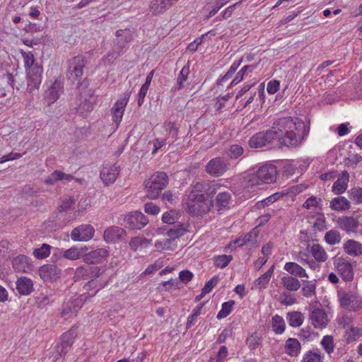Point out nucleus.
Segmentation results:
<instances>
[{
    "label": "nucleus",
    "instance_id": "nucleus-10",
    "mask_svg": "<svg viewBox=\"0 0 362 362\" xmlns=\"http://www.w3.org/2000/svg\"><path fill=\"white\" fill-rule=\"evenodd\" d=\"M277 171L274 165H264L256 172L255 177L263 183H272L276 179Z\"/></svg>",
    "mask_w": 362,
    "mask_h": 362
},
{
    "label": "nucleus",
    "instance_id": "nucleus-48",
    "mask_svg": "<svg viewBox=\"0 0 362 362\" xmlns=\"http://www.w3.org/2000/svg\"><path fill=\"white\" fill-rule=\"evenodd\" d=\"M262 338L257 333L252 334L246 339V344L250 350L257 349L262 343Z\"/></svg>",
    "mask_w": 362,
    "mask_h": 362
},
{
    "label": "nucleus",
    "instance_id": "nucleus-23",
    "mask_svg": "<svg viewBox=\"0 0 362 362\" xmlns=\"http://www.w3.org/2000/svg\"><path fill=\"white\" fill-rule=\"evenodd\" d=\"M343 250L350 256L359 257L362 255V243L355 240L349 239L344 242Z\"/></svg>",
    "mask_w": 362,
    "mask_h": 362
},
{
    "label": "nucleus",
    "instance_id": "nucleus-31",
    "mask_svg": "<svg viewBox=\"0 0 362 362\" xmlns=\"http://www.w3.org/2000/svg\"><path fill=\"white\" fill-rule=\"evenodd\" d=\"M340 304L344 308H349L351 304L355 301L357 308H361L362 303L361 300H357V296L351 293H345L340 298Z\"/></svg>",
    "mask_w": 362,
    "mask_h": 362
},
{
    "label": "nucleus",
    "instance_id": "nucleus-36",
    "mask_svg": "<svg viewBox=\"0 0 362 362\" xmlns=\"http://www.w3.org/2000/svg\"><path fill=\"white\" fill-rule=\"evenodd\" d=\"M313 257L317 262H324L327 259V254L325 249L319 244H314L310 249Z\"/></svg>",
    "mask_w": 362,
    "mask_h": 362
},
{
    "label": "nucleus",
    "instance_id": "nucleus-49",
    "mask_svg": "<svg viewBox=\"0 0 362 362\" xmlns=\"http://www.w3.org/2000/svg\"><path fill=\"white\" fill-rule=\"evenodd\" d=\"M244 152L243 148L238 144L230 145L227 151L228 156L231 159H237Z\"/></svg>",
    "mask_w": 362,
    "mask_h": 362
},
{
    "label": "nucleus",
    "instance_id": "nucleus-22",
    "mask_svg": "<svg viewBox=\"0 0 362 362\" xmlns=\"http://www.w3.org/2000/svg\"><path fill=\"white\" fill-rule=\"evenodd\" d=\"M313 325L317 329H322L327 325L328 319L326 313L320 308H316L310 314Z\"/></svg>",
    "mask_w": 362,
    "mask_h": 362
},
{
    "label": "nucleus",
    "instance_id": "nucleus-34",
    "mask_svg": "<svg viewBox=\"0 0 362 362\" xmlns=\"http://www.w3.org/2000/svg\"><path fill=\"white\" fill-rule=\"evenodd\" d=\"M286 319L291 327H300L303 324L304 321V316L300 312L292 311L287 313Z\"/></svg>",
    "mask_w": 362,
    "mask_h": 362
},
{
    "label": "nucleus",
    "instance_id": "nucleus-61",
    "mask_svg": "<svg viewBox=\"0 0 362 362\" xmlns=\"http://www.w3.org/2000/svg\"><path fill=\"white\" fill-rule=\"evenodd\" d=\"M162 220L168 224H173L177 220V213L175 211L170 210L163 214Z\"/></svg>",
    "mask_w": 362,
    "mask_h": 362
},
{
    "label": "nucleus",
    "instance_id": "nucleus-29",
    "mask_svg": "<svg viewBox=\"0 0 362 362\" xmlns=\"http://www.w3.org/2000/svg\"><path fill=\"white\" fill-rule=\"evenodd\" d=\"M350 207V202L344 197H335L330 202V208L334 211H344Z\"/></svg>",
    "mask_w": 362,
    "mask_h": 362
},
{
    "label": "nucleus",
    "instance_id": "nucleus-24",
    "mask_svg": "<svg viewBox=\"0 0 362 362\" xmlns=\"http://www.w3.org/2000/svg\"><path fill=\"white\" fill-rule=\"evenodd\" d=\"M349 180V174L346 170L343 171L332 186L333 192H334L336 194L344 193L346 190Z\"/></svg>",
    "mask_w": 362,
    "mask_h": 362
},
{
    "label": "nucleus",
    "instance_id": "nucleus-26",
    "mask_svg": "<svg viewBox=\"0 0 362 362\" xmlns=\"http://www.w3.org/2000/svg\"><path fill=\"white\" fill-rule=\"evenodd\" d=\"M16 289L21 295H29L33 290V284L31 279L21 277L16 281Z\"/></svg>",
    "mask_w": 362,
    "mask_h": 362
},
{
    "label": "nucleus",
    "instance_id": "nucleus-4",
    "mask_svg": "<svg viewBox=\"0 0 362 362\" xmlns=\"http://www.w3.org/2000/svg\"><path fill=\"white\" fill-rule=\"evenodd\" d=\"M86 64V58L81 54L68 59L66 61L67 67L66 72L67 78L72 82L78 81L83 74V69Z\"/></svg>",
    "mask_w": 362,
    "mask_h": 362
},
{
    "label": "nucleus",
    "instance_id": "nucleus-42",
    "mask_svg": "<svg viewBox=\"0 0 362 362\" xmlns=\"http://www.w3.org/2000/svg\"><path fill=\"white\" fill-rule=\"evenodd\" d=\"M180 282L177 279H170L167 281H163L160 283L157 289L159 291H170L173 288L175 289H180L179 286Z\"/></svg>",
    "mask_w": 362,
    "mask_h": 362
},
{
    "label": "nucleus",
    "instance_id": "nucleus-35",
    "mask_svg": "<svg viewBox=\"0 0 362 362\" xmlns=\"http://www.w3.org/2000/svg\"><path fill=\"white\" fill-rule=\"evenodd\" d=\"M302 285L301 293L303 296L310 298L316 296V282L315 280H303Z\"/></svg>",
    "mask_w": 362,
    "mask_h": 362
},
{
    "label": "nucleus",
    "instance_id": "nucleus-25",
    "mask_svg": "<svg viewBox=\"0 0 362 362\" xmlns=\"http://www.w3.org/2000/svg\"><path fill=\"white\" fill-rule=\"evenodd\" d=\"M168 176L165 172H157L152 175L148 184H152L157 187V189L163 190L168 184Z\"/></svg>",
    "mask_w": 362,
    "mask_h": 362
},
{
    "label": "nucleus",
    "instance_id": "nucleus-18",
    "mask_svg": "<svg viewBox=\"0 0 362 362\" xmlns=\"http://www.w3.org/2000/svg\"><path fill=\"white\" fill-rule=\"evenodd\" d=\"M337 223L341 229L347 233H356L359 226L358 218L353 216H342L337 219Z\"/></svg>",
    "mask_w": 362,
    "mask_h": 362
},
{
    "label": "nucleus",
    "instance_id": "nucleus-5",
    "mask_svg": "<svg viewBox=\"0 0 362 362\" xmlns=\"http://www.w3.org/2000/svg\"><path fill=\"white\" fill-rule=\"evenodd\" d=\"M76 337V333L74 329H70L62 335L60 342L55 346L54 351L52 353L54 361L66 356L71 348Z\"/></svg>",
    "mask_w": 362,
    "mask_h": 362
},
{
    "label": "nucleus",
    "instance_id": "nucleus-1",
    "mask_svg": "<svg viewBox=\"0 0 362 362\" xmlns=\"http://www.w3.org/2000/svg\"><path fill=\"white\" fill-rule=\"evenodd\" d=\"M271 130L280 148H296L308 136L310 126L297 118L288 117L275 121Z\"/></svg>",
    "mask_w": 362,
    "mask_h": 362
},
{
    "label": "nucleus",
    "instance_id": "nucleus-39",
    "mask_svg": "<svg viewBox=\"0 0 362 362\" xmlns=\"http://www.w3.org/2000/svg\"><path fill=\"white\" fill-rule=\"evenodd\" d=\"M272 326L276 334H281L284 332L286 327L284 320L279 315H276L272 317Z\"/></svg>",
    "mask_w": 362,
    "mask_h": 362
},
{
    "label": "nucleus",
    "instance_id": "nucleus-9",
    "mask_svg": "<svg viewBox=\"0 0 362 362\" xmlns=\"http://www.w3.org/2000/svg\"><path fill=\"white\" fill-rule=\"evenodd\" d=\"M28 76V88L31 91L38 89L42 82L43 67L41 64H36L25 71Z\"/></svg>",
    "mask_w": 362,
    "mask_h": 362
},
{
    "label": "nucleus",
    "instance_id": "nucleus-3",
    "mask_svg": "<svg viewBox=\"0 0 362 362\" xmlns=\"http://www.w3.org/2000/svg\"><path fill=\"white\" fill-rule=\"evenodd\" d=\"M116 38L113 40L112 50L110 52L107 57L116 59L122 54V49L132 40V32L129 28L120 29L115 33Z\"/></svg>",
    "mask_w": 362,
    "mask_h": 362
},
{
    "label": "nucleus",
    "instance_id": "nucleus-32",
    "mask_svg": "<svg viewBox=\"0 0 362 362\" xmlns=\"http://www.w3.org/2000/svg\"><path fill=\"white\" fill-rule=\"evenodd\" d=\"M189 74V62H188L182 69L177 79V83L173 87L172 90L174 92L182 89L184 87V83L187 81Z\"/></svg>",
    "mask_w": 362,
    "mask_h": 362
},
{
    "label": "nucleus",
    "instance_id": "nucleus-12",
    "mask_svg": "<svg viewBox=\"0 0 362 362\" xmlns=\"http://www.w3.org/2000/svg\"><path fill=\"white\" fill-rule=\"evenodd\" d=\"M64 82L63 79L57 78L50 87L45 92V99L48 105L54 103L63 93Z\"/></svg>",
    "mask_w": 362,
    "mask_h": 362
},
{
    "label": "nucleus",
    "instance_id": "nucleus-17",
    "mask_svg": "<svg viewBox=\"0 0 362 362\" xmlns=\"http://www.w3.org/2000/svg\"><path fill=\"white\" fill-rule=\"evenodd\" d=\"M178 1L179 0H152L149 6V10L152 14L155 16L162 14Z\"/></svg>",
    "mask_w": 362,
    "mask_h": 362
},
{
    "label": "nucleus",
    "instance_id": "nucleus-8",
    "mask_svg": "<svg viewBox=\"0 0 362 362\" xmlns=\"http://www.w3.org/2000/svg\"><path fill=\"white\" fill-rule=\"evenodd\" d=\"M124 221L126 223V227L132 230H140L148 223L147 217L137 211L127 214Z\"/></svg>",
    "mask_w": 362,
    "mask_h": 362
},
{
    "label": "nucleus",
    "instance_id": "nucleus-15",
    "mask_svg": "<svg viewBox=\"0 0 362 362\" xmlns=\"http://www.w3.org/2000/svg\"><path fill=\"white\" fill-rule=\"evenodd\" d=\"M127 233L121 227L112 226L104 231L103 238L107 243H115L124 239Z\"/></svg>",
    "mask_w": 362,
    "mask_h": 362
},
{
    "label": "nucleus",
    "instance_id": "nucleus-50",
    "mask_svg": "<svg viewBox=\"0 0 362 362\" xmlns=\"http://www.w3.org/2000/svg\"><path fill=\"white\" fill-rule=\"evenodd\" d=\"M186 232V229L182 225L174 226L173 228H170L168 231V235L174 241L176 238H179Z\"/></svg>",
    "mask_w": 362,
    "mask_h": 362
},
{
    "label": "nucleus",
    "instance_id": "nucleus-60",
    "mask_svg": "<svg viewBox=\"0 0 362 362\" xmlns=\"http://www.w3.org/2000/svg\"><path fill=\"white\" fill-rule=\"evenodd\" d=\"M219 281V278L218 276H214L209 281L206 282L204 286L203 287V293H209L211 291V290L218 284Z\"/></svg>",
    "mask_w": 362,
    "mask_h": 362
},
{
    "label": "nucleus",
    "instance_id": "nucleus-54",
    "mask_svg": "<svg viewBox=\"0 0 362 362\" xmlns=\"http://www.w3.org/2000/svg\"><path fill=\"white\" fill-rule=\"evenodd\" d=\"M321 344L327 354H330L333 352L334 346V339L332 336H325L322 339Z\"/></svg>",
    "mask_w": 362,
    "mask_h": 362
},
{
    "label": "nucleus",
    "instance_id": "nucleus-11",
    "mask_svg": "<svg viewBox=\"0 0 362 362\" xmlns=\"http://www.w3.org/2000/svg\"><path fill=\"white\" fill-rule=\"evenodd\" d=\"M95 233L93 227L90 224H84L74 228L71 238L74 241H88L93 238Z\"/></svg>",
    "mask_w": 362,
    "mask_h": 362
},
{
    "label": "nucleus",
    "instance_id": "nucleus-38",
    "mask_svg": "<svg viewBox=\"0 0 362 362\" xmlns=\"http://www.w3.org/2000/svg\"><path fill=\"white\" fill-rule=\"evenodd\" d=\"M231 194L228 192H219L216 199V206L218 207V211L221 210L222 209L226 208L230 201Z\"/></svg>",
    "mask_w": 362,
    "mask_h": 362
},
{
    "label": "nucleus",
    "instance_id": "nucleus-7",
    "mask_svg": "<svg viewBox=\"0 0 362 362\" xmlns=\"http://www.w3.org/2000/svg\"><path fill=\"white\" fill-rule=\"evenodd\" d=\"M274 141H276L270 129L265 132H259L253 135L250 139L248 144L251 148H258L265 146L267 144H272Z\"/></svg>",
    "mask_w": 362,
    "mask_h": 362
},
{
    "label": "nucleus",
    "instance_id": "nucleus-53",
    "mask_svg": "<svg viewBox=\"0 0 362 362\" xmlns=\"http://www.w3.org/2000/svg\"><path fill=\"white\" fill-rule=\"evenodd\" d=\"M321 202L322 199L320 198H317L315 196H311L306 199L303 203V206L306 209H310L312 207L321 209Z\"/></svg>",
    "mask_w": 362,
    "mask_h": 362
},
{
    "label": "nucleus",
    "instance_id": "nucleus-44",
    "mask_svg": "<svg viewBox=\"0 0 362 362\" xmlns=\"http://www.w3.org/2000/svg\"><path fill=\"white\" fill-rule=\"evenodd\" d=\"M21 54L23 58L25 71L38 64L35 62L34 54L32 52H25L21 49Z\"/></svg>",
    "mask_w": 362,
    "mask_h": 362
},
{
    "label": "nucleus",
    "instance_id": "nucleus-62",
    "mask_svg": "<svg viewBox=\"0 0 362 362\" xmlns=\"http://www.w3.org/2000/svg\"><path fill=\"white\" fill-rule=\"evenodd\" d=\"M88 267H79L76 269L74 274V278L76 280H79L81 279H88L89 278V272L88 271Z\"/></svg>",
    "mask_w": 362,
    "mask_h": 362
},
{
    "label": "nucleus",
    "instance_id": "nucleus-59",
    "mask_svg": "<svg viewBox=\"0 0 362 362\" xmlns=\"http://www.w3.org/2000/svg\"><path fill=\"white\" fill-rule=\"evenodd\" d=\"M282 195L279 193H274L272 195L268 197L265 199L257 203L258 208L264 207L269 206L278 200Z\"/></svg>",
    "mask_w": 362,
    "mask_h": 362
},
{
    "label": "nucleus",
    "instance_id": "nucleus-51",
    "mask_svg": "<svg viewBox=\"0 0 362 362\" xmlns=\"http://www.w3.org/2000/svg\"><path fill=\"white\" fill-rule=\"evenodd\" d=\"M232 259L231 255H218L214 257V264L217 267L225 268L229 264Z\"/></svg>",
    "mask_w": 362,
    "mask_h": 362
},
{
    "label": "nucleus",
    "instance_id": "nucleus-16",
    "mask_svg": "<svg viewBox=\"0 0 362 362\" xmlns=\"http://www.w3.org/2000/svg\"><path fill=\"white\" fill-rule=\"evenodd\" d=\"M14 270L17 272L27 273L33 270V265L30 259L25 255H18L12 261Z\"/></svg>",
    "mask_w": 362,
    "mask_h": 362
},
{
    "label": "nucleus",
    "instance_id": "nucleus-30",
    "mask_svg": "<svg viewBox=\"0 0 362 362\" xmlns=\"http://www.w3.org/2000/svg\"><path fill=\"white\" fill-rule=\"evenodd\" d=\"M74 179L71 175L66 174L60 170H54L51 175L45 180L47 185H54L57 181L65 180L66 181H71Z\"/></svg>",
    "mask_w": 362,
    "mask_h": 362
},
{
    "label": "nucleus",
    "instance_id": "nucleus-63",
    "mask_svg": "<svg viewBox=\"0 0 362 362\" xmlns=\"http://www.w3.org/2000/svg\"><path fill=\"white\" fill-rule=\"evenodd\" d=\"M93 108V103L90 100L85 99L83 102H81L78 107V111L81 113L85 112H90Z\"/></svg>",
    "mask_w": 362,
    "mask_h": 362
},
{
    "label": "nucleus",
    "instance_id": "nucleus-6",
    "mask_svg": "<svg viewBox=\"0 0 362 362\" xmlns=\"http://www.w3.org/2000/svg\"><path fill=\"white\" fill-rule=\"evenodd\" d=\"M230 167V161L225 157L218 156L210 160L205 166L206 172L217 177L223 175Z\"/></svg>",
    "mask_w": 362,
    "mask_h": 362
},
{
    "label": "nucleus",
    "instance_id": "nucleus-41",
    "mask_svg": "<svg viewBox=\"0 0 362 362\" xmlns=\"http://www.w3.org/2000/svg\"><path fill=\"white\" fill-rule=\"evenodd\" d=\"M341 236L337 230H330L325 235V240L330 245H334L340 243Z\"/></svg>",
    "mask_w": 362,
    "mask_h": 362
},
{
    "label": "nucleus",
    "instance_id": "nucleus-47",
    "mask_svg": "<svg viewBox=\"0 0 362 362\" xmlns=\"http://www.w3.org/2000/svg\"><path fill=\"white\" fill-rule=\"evenodd\" d=\"M235 304L234 300H229L222 304L221 310L217 314V319L221 320L226 317L231 312L232 308Z\"/></svg>",
    "mask_w": 362,
    "mask_h": 362
},
{
    "label": "nucleus",
    "instance_id": "nucleus-14",
    "mask_svg": "<svg viewBox=\"0 0 362 362\" xmlns=\"http://www.w3.org/2000/svg\"><path fill=\"white\" fill-rule=\"evenodd\" d=\"M39 274L44 281H53L60 277L61 269L54 264H47L40 268Z\"/></svg>",
    "mask_w": 362,
    "mask_h": 362
},
{
    "label": "nucleus",
    "instance_id": "nucleus-52",
    "mask_svg": "<svg viewBox=\"0 0 362 362\" xmlns=\"http://www.w3.org/2000/svg\"><path fill=\"white\" fill-rule=\"evenodd\" d=\"M150 241L146 238L134 237L129 242V247L133 250H136L140 246H147Z\"/></svg>",
    "mask_w": 362,
    "mask_h": 362
},
{
    "label": "nucleus",
    "instance_id": "nucleus-20",
    "mask_svg": "<svg viewBox=\"0 0 362 362\" xmlns=\"http://www.w3.org/2000/svg\"><path fill=\"white\" fill-rule=\"evenodd\" d=\"M109 252L106 249L98 248L86 254L83 257V260L90 264H98L106 258Z\"/></svg>",
    "mask_w": 362,
    "mask_h": 362
},
{
    "label": "nucleus",
    "instance_id": "nucleus-21",
    "mask_svg": "<svg viewBox=\"0 0 362 362\" xmlns=\"http://www.w3.org/2000/svg\"><path fill=\"white\" fill-rule=\"evenodd\" d=\"M340 276L345 281H351L354 279V270L351 264L344 259H339L336 266Z\"/></svg>",
    "mask_w": 362,
    "mask_h": 362
},
{
    "label": "nucleus",
    "instance_id": "nucleus-33",
    "mask_svg": "<svg viewBox=\"0 0 362 362\" xmlns=\"http://www.w3.org/2000/svg\"><path fill=\"white\" fill-rule=\"evenodd\" d=\"M283 286L291 291H296L300 287V283L298 279L292 276H283L281 278Z\"/></svg>",
    "mask_w": 362,
    "mask_h": 362
},
{
    "label": "nucleus",
    "instance_id": "nucleus-46",
    "mask_svg": "<svg viewBox=\"0 0 362 362\" xmlns=\"http://www.w3.org/2000/svg\"><path fill=\"white\" fill-rule=\"evenodd\" d=\"M83 255L82 250L77 247H71L63 252L62 256L70 260H76L79 259Z\"/></svg>",
    "mask_w": 362,
    "mask_h": 362
},
{
    "label": "nucleus",
    "instance_id": "nucleus-43",
    "mask_svg": "<svg viewBox=\"0 0 362 362\" xmlns=\"http://www.w3.org/2000/svg\"><path fill=\"white\" fill-rule=\"evenodd\" d=\"M205 303H200L196 308L192 310V314L188 317L186 323V329H188L192 327L197 322V317L201 315L203 306Z\"/></svg>",
    "mask_w": 362,
    "mask_h": 362
},
{
    "label": "nucleus",
    "instance_id": "nucleus-2",
    "mask_svg": "<svg viewBox=\"0 0 362 362\" xmlns=\"http://www.w3.org/2000/svg\"><path fill=\"white\" fill-rule=\"evenodd\" d=\"M218 185L214 182L196 183L187 200L188 212L196 215L206 214L213 206L212 198L216 193Z\"/></svg>",
    "mask_w": 362,
    "mask_h": 362
},
{
    "label": "nucleus",
    "instance_id": "nucleus-40",
    "mask_svg": "<svg viewBox=\"0 0 362 362\" xmlns=\"http://www.w3.org/2000/svg\"><path fill=\"white\" fill-rule=\"evenodd\" d=\"M362 336V329L358 327H350L345 332V339L347 343H351Z\"/></svg>",
    "mask_w": 362,
    "mask_h": 362
},
{
    "label": "nucleus",
    "instance_id": "nucleus-56",
    "mask_svg": "<svg viewBox=\"0 0 362 362\" xmlns=\"http://www.w3.org/2000/svg\"><path fill=\"white\" fill-rule=\"evenodd\" d=\"M349 198L356 204L362 203V188L354 187L349 191Z\"/></svg>",
    "mask_w": 362,
    "mask_h": 362
},
{
    "label": "nucleus",
    "instance_id": "nucleus-64",
    "mask_svg": "<svg viewBox=\"0 0 362 362\" xmlns=\"http://www.w3.org/2000/svg\"><path fill=\"white\" fill-rule=\"evenodd\" d=\"M233 328L232 327H226L225 328L222 332L219 334L217 338L216 342L218 344L224 343L227 338L231 337L233 335Z\"/></svg>",
    "mask_w": 362,
    "mask_h": 362
},
{
    "label": "nucleus",
    "instance_id": "nucleus-57",
    "mask_svg": "<svg viewBox=\"0 0 362 362\" xmlns=\"http://www.w3.org/2000/svg\"><path fill=\"white\" fill-rule=\"evenodd\" d=\"M274 266L271 267L264 274L257 279V283L259 286H264L269 283L274 272Z\"/></svg>",
    "mask_w": 362,
    "mask_h": 362
},
{
    "label": "nucleus",
    "instance_id": "nucleus-58",
    "mask_svg": "<svg viewBox=\"0 0 362 362\" xmlns=\"http://www.w3.org/2000/svg\"><path fill=\"white\" fill-rule=\"evenodd\" d=\"M145 186L146 188L147 189L146 196L151 199L158 198L160 192L162 191L160 189H157V187H156L155 185H153L152 184H148L147 181L145 183Z\"/></svg>",
    "mask_w": 362,
    "mask_h": 362
},
{
    "label": "nucleus",
    "instance_id": "nucleus-27",
    "mask_svg": "<svg viewBox=\"0 0 362 362\" xmlns=\"http://www.w3.org/2000/svg\"><path fill=\"white\" fill-rule=\"evenodd\" d=\"M284 269L290 274L296 277H308L305 269L298 264L293 262H286L284 265Z\"/></svg>",
    "mask_w": 362,
    "mask_h": 362
},
{
    "label": "nucleus",
    "instance_id": "nucleus-55",
    "mask_svg": "<svg viewBox=\"0 0 362 362\" xmlns=\"http://www.w3.org/2000/svg\"><path fill=\"white\" fill-rule=\"evenodd\" d=\"M322 359L320 353L309 351L304 355L302 362H322Z\"/></svg>",
    "mask_w": 362,
    "mask_h": 362
},
{
    "label": "nucleus",
    "instance_id": "nucleus-13",
    "mask_svg": "<svg viewBox=\"0 0 362 362\" xmlns=\"http://www.w3.org/2000/svg\"><path fill=\"white\" fill-rule=\"evenodd\" d=\"M131 92H126L123 98L118 100L111 109L112 113V120L117 126L120 123L125 107L130 97Z\"/></svg>",
    "mask_w": 362,
    "mask_h": 362
},
{
    "label": "nucleus",
    "instance_id": "nucleus-45",
    "mask_svg": "<svg viewBox=\"0 0 362 362\" xmlns=\"http://www.w3.org/2000/svg\"><path fill=\"white\" fill-rule=\"evenodd\" d=\"M51 247L48 244L44 243L40 248L35 249L33 251L34 256L39 259H45L50 254Z\"/></svg>",
    "mask_w": 362,
    "mask_h": 362
},
{
    "label": "nucleus",
    "instance_id": "nucleus-37",
    "mask_svg": "<svg viewBox=\"0 0 362 362\" xmlns=\"http://www.w3.org/2000/svg\"><path fill=\"white\" fill-rule=\"evenodd\" d=\"M257 238V234L253 232H249L245 236L243 237H239L238 238L235 239L234 242L233 243V245L238 246V247H242L243 245H245L248 243H253L256 241ZM230 247H232V243L230 245Z\"/></svg>",
    "mask_w": 362,
    "mask_h": 362
},
{
    "label": "nucleus",
    "instance_id": "nucleus-19",
    "mask_svg": "<svg viewBox=\"0 0 362 362\" xmlns=\"http://www.w3.org/2000/svg\"><path fill=\"white\" fill-rule=\"evenodd\" d=\"M120 168L116 165L109 168H103L101 170L100 177L105 185L107 186L114 183L119 173Z\"/></svg>",
    "mask_w": 362,
    "mask_h": 362
},
{
    "label": "nucleus",
    "instance_id": "nucleus-28",
    "mask_svg": "<svg viewBox=\"0 0 362 362\" xmlns=\"http://www.w3.org/2000/svg\"><path fill=\"white\" fill-rule=\"evenodd\" d=\"M300 342L295 338H288L285 344V352L292 357H296L300 351Z\"/></svg>",
    "mask_w": 362,
    "mask_h": 362
}]
</instances>
